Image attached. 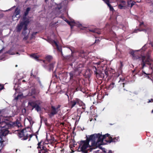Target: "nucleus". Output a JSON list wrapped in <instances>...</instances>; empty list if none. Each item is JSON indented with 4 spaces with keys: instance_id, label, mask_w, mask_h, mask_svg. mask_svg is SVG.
<instances>
[{
    "instance_id": "14",
    "label": "nucleus",
    "mask_w": 153,
    "mask_h": 153,
    "mask_svg": "<svg viewBox=\"0 0 153 153\" xmlns=\"http://www.w3.org/2000/svg\"><path fill=\"white\" fill-rule=\"evenodd\" d=\"M78 71H71L69 73V75L70 76V79L73 80L74 77H75L77 74H76L77 72Z\"/></svg>"
},
{
    "instance_id": "15",
    "label": "nucleus",
    "mask_w": 153,
    "mask_h": 153,
    "mask_svg": "<svg viewBox=\"0 0 153 153\" xmlns=\"http://www.w3.org/2000/svg\"><path fill=\"white\" fill-rule=\"evenodd\" d=\"M29 23V21L28 19L27 20H26L24 22H21L20 23L23 26H24V28H25V29H27V26Z\"/></svg>"
},
{
    "instance_id": "36",
    "label": "nucleus",
    "mask_w": 153,
    "mask_h": 153,
    "mask_svg": "<svg viewBox=\"0 0 153 153\" xmlns=\"http://www.w3.org/2000/svg\"><path fill=\"white\" fill-rule=\"evenodd\" d=\"M118 6L119 8L120 9H123L124 7V6L121 4H119Z\"/></svg>"
},
{
    "instance_id": "58",
    "label": "nucleus",
    "mask_w": 153,
    "mask_h": 153,
    "mask_svg": "<svg viewBox=\"0 0 153 153\" xmlns=\"http://www.w3.org/2000/svg\"><path fill=\"white\" fill-rule=\"evenodd\" d=\"M33 77H34V78H36V75H33Z\"/></svg>"
},
{
    "instance_id": "38",
    "label": "nucleus",
    "mask_w": 153,
    "mask_h": 153,
    "mask_svg": "<svg viewBox=\"0 0 153 153\" xmlns=\"http://www.w3.org/2000/svg\"><path fill=\"white\" fill-rule=\"evenodd\" d=\"M132 1V0H127V4H128V7H130V5H131V2Z\"/></svg>"
},
{
    "instance_id": "17",
    "label": "nucleus",
    "mask_w": 153,
    "mask_h": 153,
    "mask_svg": "<svg viewBox=\"0 0 153 153\" xmlns=\"http://www.w3.org/2000/svg\"><path fill=\"white\" fill-rule=\"evenodd\" d=\"M13 122L14 126H17L19 128L22 126L21 123L18 120H17L15 122Z\"/></svg>"
},
{
    "instance_id": "56",
    "label": "nucleus",
    "mask_w": 153,
    "mask_h": 153,
    "mask_svg": "<svg viewBox=\"0 0 153 153\" xmlns=\"http://www.w3.org/2000/svg\"><path fill=\"white\" fill-rule=\"evenodd\" d=\"M108 153H113L112 151L111 150H109Z\"/></svg>"
},
{
    "instance_id": "57",
    "label": "nucleus",
    "mask_w": 153,
    "mask_h": 153,
    "mask_svg": "<svg viewBox=\"0 0 153 153\" xmlns=\"http://www.w3.org/2000/svg\"><path fill=\"white\" fill-rule=\"evenodd\" d=\"M26 81L25 80H23L22 81V82H25Z\"/></svg>"
},
{
    "instance_id": "1",
    "label": "nucleus",
    "mask_w": 153,
    "mask_h": 153,
    "mask_svg": "<svg viewBox=\"0 0 153 153\" xmlns=\"http://www.w3.org/2000/svg\"><path fill=\"white\" fill-rule=\"evenodd\" d=\"M99 134H94L90 135H86V139L80 142L78 149L79 152L82 153H88V152L91 151L97 148V143L100 142L99 140Z\"/></svg>"
},
{
    "instance_id": "20",
    "label": "nucleus",
    "mask_w": 153,
    "mask_h": 153,
    "mask_svg": "<svg viewBox=\"0 0 153 153\" xmlns=\"http://www.w3.org/2000/svg\"><path fill=\"white\" fill-rule=\"evenodd\" d=\"M54 68V64L53 63L50 64L49 65V71H53Z\"/></svg>"
},
{
    "instance_id": "39",
    "label": "nucleus",
    "mask_w": 153,
    "mask_h": 153,
    "mask_svg": "<svg viewBox=\"0 0 153 153\" xmlns=\"http://www.w3.org/2000/svg\"><path fill=\"white\" fill-rule=\"evenodd\" d=\"M80 53L82 54V55H81V56H82V57H83L84 56H85L84 55L85 52L84 51H81L80 52Z\"/></svg>"
},
{
    "instance_id": "11",
    "label": "nucleus",
    "mask_w": 153,
    "mask_h": 153,
    "mask_svg": "<svg viewBox=\"0 0 153 153\" xmlns=\"http://www.w3.org/2000/svg\"><path fill=\"white\" fill-rule=\"evenodd\" d=\"M129 53L132 55L133 59L134 60L139 59L140 58L139 56L137 54V53L136 52V51H132Z\"/></svg>"
},
{
    "instance_id": "10",
    "label": "nucleus",
    "mask_w": 153,
    "mask_h": 153,
    "mask_svg": "<svg viewBox=\"0 0 153 153\" xmlns=\"http://www.w3.org/2000/svg\"><path fill=\"white\" fill-rule=\"evenodd\" d=\"M58 112V110H57L54 106H52L51 112L48 114V115L50 118H51L55 115Z\"/></svg>"
},
{
    "instance_id": "34",
    "label": "nucleus",
    "mask_w": 153,
    "mask_h": 153,
    "mask_svg": "<svg viewBox=\"0 0 153 153\" xmlns=\"http://www.w3.org/2000/svg\"><path fill=\"white\" fill-rule=\"evenodd\" d=\"M89 31L90 32H92L97 33H98V34H100V32H97V31H96L97 30L96 29H92V30L89 29Z\"/></svg>"
},
{
    "instance_id": "43",
    "label": "nucleus",
    "mask_w": 153,
    "mask_h": 153,
    "mask_svg": "<svg viewBox=\"0 0 153 153\" xmlns=\"http://www.w3.org/2000/svg\"><path fill=\"white\" fill-rule=\"evenodd\" d=\"M100 42V40L99 39H96L95 40V43H99Z\"/></svg>"
},
{
    "instance_id": "19",
    "label": "nucleus",
    "mask_w": 153,
    "mask_h": 153,
    "mask_svg": "<svg viewBox=\"0 0 153 153\" xmlns=\"http://www.w3.org/2000/svg\"><path fill=\"white\" fill-rule=\"evenodd\" d=\"M144 58V62H145V64H147L149 65V58H148L147 59L145 60V56H143L142 57V59Z\"/></svg>"
},
{
    "instance_id": "41",
    "label": "nucleus",
    "mask_w": 153,
    "mask_h": 153,
    "mask_svg": "<svg viewBox=\"0 0 153 153\" xmlns=\"http://www.w3.org/2000/svg\"><path fill=\"white\" fill-rule=\"evenodd\" d=\"M4 85H1L0 84V91L4 88Z\"/></svg>"
},
{
    "instance_id": "32",
    "label": "nucleus",
    "mask_w": 153,
    "mask_h": 153,
    "mask_svg": "<svg viewBox=\"0 0 153 153\" xmlns=\"http://www.w3.org/2000/svg\"><path fill=\"white\" fill-rule=\"evenodd\" d=\"M144 58L142 59V61L141 63V65H142V69H143L144 67L145 66V62H144Z\"/></svg>"
},
{
    "instance_id": "4",
    "label": "nucleus",
    "mask_w": 153,
    "mask_h": 153,
    "mask_svg": "<svg viewBox=\"0 0 153 153\" xmlns=\"http://www.w3.org/2000/svg\"><path fill=\"white\" fill-rule=\"evenodd\" d=\"M44 143L46 144H51L48 140L47 135L46 140L44 142L41 141L38 144V146L37 148L38 149V153H49L48 149L46 147L43 146Z\"/></svg>"
},
{
    "instance_id": "2",
    "label": "nucleus",
    "mask_w": 153,
    "mask_h": 153,
    "mask_svg": "<svg viewBox=\"0 0 153 153\" xmlns=\"http://www.w3.org/2000/svg\"><path fill=\"white\" fill-rule=\"evenodd\" d=\"M114 87L118 88H123V90L126 91H128L129 88V83L128 82L125 81L124 79H120V80L112 82L108 86V88L112 89Z\"/></svg>"
},
{
    "instance_id": "44",
    "label": "nucleus",
    "mask_w": 153,
    "mask_h": 153,
    "mask_svg": "<svg viewBox=\"0 0 153 153\" xmlns=\"http://www.w3.org/2000/svg\"><path fill=\"white\" fill-rule=\"evenodd\" d=\"M22 96V95H18L16 97V100H18L19 99V97H21Z\"/></svg>"
},
{
    "instance_id": "61",
    "label": "nucleus",
    "mask_w": 153,
    "mask_h": 153,
    "mask_svg": "<svg viewBox=\"0 0 153 153\" xmlns=\"http://www.w3.org/2000/svg\"><path fill=\"white\" fill-rule=\"evenodd\" d=\"M48 1V0H45V2H47V1Z\"/></svg>"
},
{
    "instance_id": "45",
    "label": "nucleus",
    "mask_w": 153,
    "mask_h": 153,
    "mask_svg": "<svg viewBox=\"0 0 153 153\" xmlns=\"http://www.w3.org/2000/svg\"><path fill=\"white\" fill-rule=\"evenodd\" d=\"M135 3V2L134 1H133L132 3H131V6L130 7H131Z\"/></svg>"
},
{
    "instance_id": "24",
    "label": "nucleus",
    "mask_w": 153,
    "mask_h": 153,
    "mask_svg": "<svg viewBox=\"0 0 153 153\" xmlns=\"http://www.w3.org/2000/svg\"><path fill=\"white\" fill-rule=\"evenodd\" d=\"M45 59L47 61L50 62L52 59V57L50 55L48 56L45 57Z\"/></svg>"
},
{
    "instance_id": "8",
    "label": "nucleus",
    "mask_w": 153,
    "mask_h": 153,
    "mask_svg": "<svg viewBox=\"0 0 153 153\" xmlns=\"http://www.w3.org/2000/svg\"><path fill=\"white\" fill-rule=\"evenodd\" d=\"M36 102H29L28 103V105L32 106V109H33L34 108H35V110L37 112L40 111L41 110V108L39 106L42 102L40 101H38Z\"/></svg>"
},
{
    "instance_id": "28",
    "label": "nucleus",
    "mask_w": 153,
    "mask_h": 153,
    "mask_svg": "<svg viewBox=\"0 0 153 153\" xmlns=\"http://www.w3.org/2000/svg\"><path fill=\"white\" fill-rule=\"evenodd\" d=\"M137 31H145V32L146 31V30L145 29H137V30H134V33H137Z\"/></svg>"
},
{
    "instance_id": "21",
    "label": "nucleus",
    "mask_w": 153,
    "mask_h": 153,
    "mask_svg": "<svg viewBox=\"0 0 153 153\" xmlns=\"http://www.w3.org/2000/svg\"><path fill=\"white\" fill-rule=\"evenodd\" d=\"M82 103H83L82 104V105H79V106H82V108L81 109V110H82L81 111V113H82L83 112H84L85 111V104L83 103L82 102Z\"/></svg>"
},
{
    "instance_id": "23",
    "label": "nucleus",
    "mask_w": 153,
    "mask_h": 153,
    "mask_svg": "<svg viewBox=\"0 0 153 153\" xmlns=\"http://www.w3.org/2000/svg\"><path fill=\"white\" fill-rule=\"evenodd\" d=\"M20 12V10H18L17 8H16L14 12V14L16 16L19 15Z\"/></svg>"
},
{
    "instance_id": "33",
    "label": "nucleus",
    "mask_w": 153,
    "mask_h": 153,
    "mask_svg": "<svg viewBox=\"0 0 153 153\" xmlns=\"http://www.w3.org/2000/svg\"><path fill=\"white\" fill-rule=\"evenodd\" d=\"M27 119L29 121L30 123L33 122L32 119L31 117H28L27 118Z\"/></svg>"
},
{
    "instance_id": "26",
    "label": "nucleus",
    "mask_w": 153,
    "mask_h": 153,
    "mask_svg": "<svg viewBox=\"0 0 153 153\" xmlns=\"http://www.w3.org/2000/svg\"><path fill=\"white\" fill-rule=\"evenodd\" d=\"M30 56L35 59H37L39 58V57L35 53H32L30 55Z\"/></svg>"
},
{
    "instance_id": "13",
    "label": "nucleus",
    "mask_w": 153,
    "mask_h": 153,
    "mask_svg": "<svg viewBox=\"0 0 153 153\" xmlns=\"http://www.w3.org/2000/svg\"><path fill=\"white\" fill-rule=\"evenodd\" d=\"M14 123L13 122H10L6 123V124L4 126H2L3 128H10L12 127H14Z\"/></svg>"
},
{
    "instance_id": "30",
    "label": "nucleus",
    "mask_w": 153,
    "mask_h": 153,
    "mask_svg": "<svg viewBox=\"0 0 153 153\" xmlns=\"http://www.w3.org/2000/svg\"><path fill=\"white\" fill-rule=\"evenodd\" d=\"M27 29H25L24 28H23V31L22 33L25 36H26L27 35L26 30Z\"/></svg>"
},
{
    "instance_id": "60",
    "label": "nucleus",
    "mask_w": 153,
    "mask_h": 153,
    "mask_svg": "<svg viewBox=\"0 0 153 153\" xmlns=\"http://www.w3.org/2000/svg\"><path fill=\"white\" fill-rule=\"evenodd\" d=\"M55 76V77L56 78H57V76L55 74L54 75Z\"/></svg>"
},
{
    "instance_id": "16",
    "label": "nucleus",
    "mask_w": 153,
    "mask_h": 153,
    "mask_svg": "<svg viewBox=\"0 0 153 153\" xmlns=\"http://www.w3.org/2000/svg\"><path fill=\"white\" fill-rule=\"evenodd\" d=\"M30 9L31 8L30 7H28L26 8V11L25 12L23 17L24 20L25 19L26 17L28 15L29 12L30 10Z\"/></svg>"
},
{
    "instance_id": "55",
    "label": "nucleus",
    "mask_w": 153,
    "mask_h": 153,
    "mask_svg": "<svg viewBox=\"0 0 153 153\" xmlns=\"http://www.w3.org/2000/svg\"><path fill=\"white\" fill-rule=\"evenodd\" d=\"M4 49V48H3L2 49H1L0 50V53H1L2 52Z\"/></svg>"
},
{
    "instance_id": "6",
    "label": "nucleus",
    "mask_w": 153,
    "mask_h": 153,
    "mask_svg": "<svg viewBox=\"0 0 153 153\" xmlns=\"http://www.w3.org/2000/svg\"><path fill=\"white\" fill-rule=\"evenodd\" d=\"M68 102L69 107L71 108L76 107L77 105H82L83 104L82 101L77 98H74L73 99L70 97V99H68Z\"/></svg>"
},
{
    "instance_id": "48",
    "label": "nucleus",
    "mask_w": 153,
    "mask_h": 153,
    "mask_svg": "<svg viewBox=\"0 0 153 153\" xmlns=\"http://www.w3.org/2000/svg\"><path fill=\"white\" fill-rule=\"evenodd\" d=\"M106 4L109 7L111 5L109 3V1L108 2H107L106 3Z\"/></svg>"
},
{
    "instance_id": "53",
    "label": "nucleus",
    "mask_w": 153,
    "mask_h": 153,
    "mask_svg": "<svg viewBox=\"0 0 153 153\" xmlns=\"http://www.w3.org/2000/svg\"><path fill=\"white\" fill-rule=\"evenodd\" d=\"M65 95H66L68 97V99H69V96H68V95L67 94V93H66L65 94Z\"/></svg>"
},
{
    "instance_id": "62",
    "label": "nucleus",
    "mask_w": 153,
    "mask_h": 153,
    "mask_svg": "<svg viewBox=\"0 0 153 153\" xmlns=\"http://www.w3.org/2000/svg\"><path fill=\"white\" fill-rule=\"evenodd\" d=\"M1 149L0 148V152H1Z\"/></svg>"
},
{
    "instance_id": "59",
    "label": "nucleus",
    "mask_w": 153,
    "mask_h": 153,
    "mask_svg": "<svg viewBox=\"0 0 153 153\" xmlns=\"http://www.w3.org/2000/svg\"><path fill=\"white\" fill-rule=\"evenodd\" d=\"M33 73H31V74H30V76H33Z\"/></svg>"
},
{
    "instance_id": "47",
    "label": "nucleus",
    "mask_w": 153,
    "mask_h": 153,
    "mask_svg": "<svg viewBox=\"0 0 153 153\" xmlns=\"http://www.w3.org/2000/svg\"><path fill=\"white\" fill-rule=\"evenodd\" d=\"M61 107V105H58L57 106L56 108V109L57 110L59 111V110L58 109Z\"/></svg>"
},
{
    "instance_id": "42",
    "label": "nucleus",
    "mask_w": 153,
    "mask_h": 153,
    "mask_svg": "<svg viewBox=\"0 0 153 153\" xmlns=\"http://www.w3.org/2000/svg\"><path fill=\"white\" fill-rule=\"evenodd\" d=\"M120 2L122 3L123 5H125L126 4V1L123 0H120Z\"/></svg>"
},
{
    "instance_id": "18",
    "label": "nucleus",
    "mask_w": 153,
    "mask_h": 153,
    "mask_svg": "<svg viewBox=\"0 0 153 153\" xmlns=\"http://www.w3.org/2000/svg\"><path fill=\"white\" fill-rule=\"evenodd\" d=\"M22 27L23 26L21 23H20V25H18L16 27L17 32H20L22 30Z\"/></svg>"
},
{
    "instance_id": "49",
    "label": "nucleus",
    "mask_w": 153,
    "mask_h": 153,
    "mask_svg": "<svg viewBox=\"0 0 153 153\" xmlns=\"http://www.w3.org/2000/svg\"><path fill=\"white\" fill-rule=\"evenodd\" d=\"M28 37L27 36H25V37L23 38V39L24 40H26L27 39Z\"/></svg>"
},
{
    "instance_id": "31",
    "label": "nucleus",
    "mask_w": 153,
    "mask_h": 153,
    "mask_svg": "<svg viewBox=\"0 0 153 153\" xmlns=\"http://www.w3.org/2000/svg\"><path fill=\"white\" fill-rule=\"evenodd\" d=\"M62 8V5H61V4H58L57 5V7H56V9H58V10H60L61 8Z\"/></svg>"
},
{
    "instance_id": "12",
    "label": "nucleus",
    "mask_w": 153,
    "mask_h": 153,
    "mask_svg": "<svg viewBox=\"0 0 153 153\" xmlns=\"http://www.w3.org/2000/svg\"><path fill=\"white\" fill-rule=\"evenodd\" d=\"M98 142L97 143L98 146L97 147H98L100 150H98L96 151V153H106V152L105 151V149L104 148H102L100 146V145L99 143Z\"/></svg>"
},
{
    "instance_id": "3",
    "label": "nucleus",
    "mask_w": 153,
    "mask_h": 153,
    "mask_svg": "<svg viewBox=\"0 0 153 153\" xmlns=\"http://www.w3.org/2000/svg\"><path fill=\"white\" fill-rule=\"evenodd\" d=\"M98 134H99L98 140L100 142H102L104 140L106 142L109 143L111 142H116L119 141V137H114L113 138L108 133L103 135H102L100 133Z\"/></svg>"
},
{
    "instance_id": "40",
    "label": "nucleus",
    "mask_w": 153,
    "mask_h": 153,
    "mask_svg": "<svg viewBox=\"0 0 153 153\" xmlns=\"http://www.w3.org/2000/svg\"><path fill=\"white\" fill-rule=\"evenodd\" d=\"M109 7L110 11H113L114 10L113 7L111 5Z\"/></svg>"
},
{
    "instance_id": "35",
    "label": "nucleus",
    "mask_w": 153,
    "mask_h": 153,
    "mask_svg": "<svg viewBox=\"0 0 153 153\" xmlns=\"http://www.w3.org/2000/svg\"><path fill=\"white\" fill-rule=\"evenodd\" d=\"M6 110H2L1 111H0V114H1V116H2L5 117V116L4 115L3 116L2 114L5 112Z\"/></svg>"
},
{
    "instance_id": "54",
    "label": "nucleus",
    "mask_w": 153,
    "mask_h": 153,
    "mask_svg": "<svg viewBox=\"0 0 153 153\" xmlns=\"http://www.w3.org/2000/svg\"><path fill=\"white\" fill-rule=\"evenodd\" d=\"M120 65H121L120 68H122L123 66V65L122 62H120Z\"/></svg>"
},
{
    "instance_id": "25",
    "label": "nucleus",
    "mask_w": 153,
    "mask_h": 153,
    "mask_svg": "<svg viewBox=\"0 0 153 153\" xmlns=\"http://www.w3.org/2000/svg\"><path fill=\"white\" fill-rule=\"evenodd\" d=\"M36 90L34 88H32L30 90V93L31 95H34L36 94Z\"/></svg>"
},
{
    "instance_id": "50",
    "label": "nucleus",
    "mask_w": 153,
    "mask_h": 153,
    "mask_svg": "<svg viewBox=\"0 0 153 153\" xmlns=\"http://www.w3.org/2000/svg\"><path fill=\"white\" fill-rule=\"evenodd\" d=\"M153 102V99H151L150 100H149V102Z\"/></svg>"
},
{
    "instance_id": "27",
    "label": "nucleus",
    "mask_w": 153,
    "mask_h": 153,
    "mask_svg": "<svg viewBox=\"0 0 153 153\" xmlns=\"http://www.w3.org/2000/svg\"><path fill=\"white\" fill-rule=\"evenodd\" d=\"M37 33L38 32H37L33 33L31 36V39H32L34 38Z\"/></svg>"
},
{
    "instance_id": "51",
    "label": "nucleus",
    "mask_w": 153,
    "mask_h": 153,
    "mask_svg": "<svg viewBox=\"0 0 153 153\" xmlns=\"http://www.w3.org/2000/svg\"><path fill=\"white\" fill-rule=\"evenodd\" d=\"M104 2L106 3L107 2H108L109 1V0H103Z\"/></svg>"
},
{
    "instance_id": "5",
    "label": "nucleus",
    "mask_w": 153,
    "mask_h": 153,
    "mask_svg": "<svg viewBox=\"0 0 153 153\" xmlns=\"http://www.w3.org/2000/svg\"><path fill=\"white\" fill-rule=\"evenodd\" d=\"M18 135L19 138H22V140H27L29 136L30 138H31L33 135L32 134H29L28 133L30 132L29 131H27L26 129L24 128L21 130H18Z\"/></svg>"
},
{
    "instance_id": "29",
    "label": "nucleus",
    "mask_w": 153,
    "mask_h": 153,
    "mask_svg": "<svg viewBox=\"0 0 153 153\" xmlns=\"http://www.w3.org/2000/svg\"><path fill=\"white\" fill-rule=\"evenodd\" d=\"M8 131L7 129L5 130L3 132L2 134L4 136H6L7 134H8Z\"/></svg>"
},
{
    "instance_id": "22",
    "label": "nucleus",
    "mask_w": 153,
    "mask_h": 153,
    "mask_svg": "<svg viewBox=\"0 0 153 153\" xmlns=\"http://www.w3.org/2000/svg\"><path fill=\"white\" fill-rule=\"evenodd\" d=\"M50 138L48 139V140L50 142V143H52L54 142V140H55L53 136H50Z\"/></svg>"
},
{
    "instance_id": "52",
    "label": "nucleus",
    "mask_w": 153,
    "mask_h": 153,
    "mask_svg": "<svg viewBox=\"0 0 153 153\" xmlns=\"http://www.w3.org/2000/svg\"><path fill=\"white\" fill-rule=\"evenodd\" d=\"M144 25V23L143 22H141L140 24V25H139V26H141V25Z\"/></svg>"
},
{
    "instance_id": "64",
    "label": "nucleus",
    "mask_w": 153,
    "mask_h": 153,
    "mask_svg": "<svg viewBox=\"0 0 153 153\" xmlns=\"http://www.w3.org/2000/svg\"><path fill=\"white\" fill-rule=\"evenodd\" d=\"M2 58H1V59H0V60H2Z\"/></svg>"
},
{
    "instance_id": "63",
    "label": "nucleus",
    "mask_w": 153,
    "mask_h": 153,
    "mask_svg": "<svg viewBox=\"0 0 153 153\" xmlns=\"http://www.w3.org/2000/svg\"><path fill=\"white\" fill-rule=\"evenodd\" d=\"M15 66H16V67H17V65H16Z\"/></svg>"
},
{
    "instance_id": "7",
    "label": "nucleus",
    "mask_w": 153,
    "mask_h": 153,
    "mask_svg": "<svg viewBox=\"0 0 153 153\" xmlns=\"http://www.w3.org/2000/svg\"><path fill=\"white\" fill-rule=\"evenodd\" d=\"M94 68L95 70L94 71V73L97 78H100L103 79L104 78L105 76H106L105 78H106L109 75V71L107 68H106L104 71V74H105V76L104 73H102L100 71H97L95 67H94Z\"/></svg>"
},
{
    "instance_id": "9",
    "label": "nucleus",
    "mask_w": 153,
    "mask_h": 153,
    "mask_svg": "<svg viewBox=\"0 0 153 153\" xmlns=\"http://www.w3.org/2000/svg\"><path fill=\"white\" fill-rule=\"evenodd\" d=\"M53 42L54 43L55 45L56 46L58 50L60 52H61L62 55L63 56V57L64 58V59H66V60H71V59L73 58L72 56L71 55V56L69 55V56H66L65 57H64V56H63V54H62V51L61 48H59V47L57 43L55 41H53Z\"/></svg>"
},
{
    "instance_id": "37",
    "label": "nucleus",
    "mask_w": 153,
    "mask_h": 153,
    "mask_svg": "<svg viewBox=\"0 0 153 153\" xmlns=\"http://www.w3.org/2000/svg\"><path fill=\"white\" fill-rule=\"evenodd\" d=\"M66 22L69 25L71 26V27L72 28L73 26L71 24V22L69 21L68 20H67V21H66Z\"/></svg>"
},
{
    "instance_id": "46",
    "label": "nucleus",
    "mask_w": 153,
    "mask_h": 153,
    "mask_svg": "<svg viewBox=\"0 0 153 153\" xmlns=\"http://www.w3.org/2000/svg\"><path fill=\"white\" fill-rule=\"evenodd\" d=\"M81 88L79 86V87L77 88L76 89V91H78L79 90H81Z\"/></svg>"
}]
</instances>
